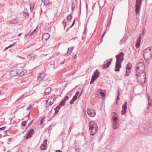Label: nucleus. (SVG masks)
I'll use <instances>...</instances> for the list:
<instances>
[{"label":"nucleus","instance_id":"nucleus-41","mask_svg":"<svg viewBox=\"0 0 152 152\" xmlns=\"http://www.w3.org/2000/svg\"><path fill=\"white\" fill-rule=\"evenodd\" d=\"M37 27L35 29H34L30 34V36H32L33 34H34V33L36 31L37 29Z\"/></svg>","mask_w":152,"mask_h":152},{"label":"nucleus","instance_id":"nucleus-47","mask_svg":"<svg viewBox=\"0 0 152 152\" xmlns=\"http://www.w3.org/2000/svg\"><path fill=\"white\" fill-rule=\"evenodd\" d=\"M75 19H74L72 25L69 27V28H71L74 26V25L75 24Z\"/></svg>","mask_w":152,"mask_h":152},{"label":"nucleus","instance_id":"nucleus-62","mask_svg":"<svg viewBox=\"0 0 152 152\" xmlns=\"http://www.w3.org/2000/svg\"><path fill=\"white\" fill-rule=\"evenodd\" d=\"M66 61V60H64L61 63V64H64L65 62Z\"/></svg>","mask_w":152,"mask_h":152},{"label":"nucleus","instance_id":"nucleus-42","mask_svg":"<svg viewBox=\"0 0 152 152\" xmlns=\"http://www.w3.org/2000/svg\"><path fill=\"white\" fill-rule=\"evenodd\" d=\"M69 99V97L68 96H65L63 100L64 102H65L66 100H67Z\"/></svg>","mask_w":152,"mask_h":152},{"label":"nucleus","instance_id":"nucleus-39","mask_svg":"<svg viewBox=\"0 0 152 152\" xmlns=\"http://www.w3.org/2000/svg\"><path fill=\"white\" fill-rule=\"evenodd\" d=\"M54 110H55V112L54 113V115H56L58 113L59 111V110L56 108L54 109Z\"/></svg>","mask_w":152,"mask_h":152},{"label":"nucleus","instance_id":"nucleus-50","mask_svg":"<svg viewBox=\"0 0 152 152\" xmlns=\"http://www.w3.org/2000/svg\"><path fill=\"white\" fill-rule=\"evenodd\" d=\"M24 95L23 94L16 101H20L22 98L23 96Z\"/></svg>","mask_w":152,"mask_h":152},{"label":"nucleus","instance_id":"nucleus-33","mask_svg":"<svg viewBox=\"0 0 152 152\" xmlns=\"http://www.w3.org/2000/svg\"><path fill=\"white\" fill-rule=\"evenodd\" d=\"M152 106V103H149V102H148V104L147 105V110H149Z\"/></svg>","mask_w":152,"mask_h":152},{"label":"nucleus","instance_id":"nucleus-20","mask_svg":"<svg viewBox=\"0 0 152 152\" xmlns=\"http://www.w3.org/2000/svg\"><path fill=\"white\" fill-rule=\"evenodd\" d=\"M51 90V88H50L48 87L45 90V94L46 95H48L50 93V92Z\"/></svg>","mask_w":152,"mask_h":152},{"label":"nucleus","instance_id":"nucleus-56","mask_svg":"<svg viewBox=\"0 0 152 152\" xmlns=\"http://www.w3.org/2000/svg\"><path fill=\"white\" fill-rule=\"evenodd\" d=\"M73 5H74V3H72V10H73L74 9V6H73Z\"/></svg>","mask_w":152,"mask_h":152},{"label":"nucleus","instance_id":"nucleus-15","mask_svg":"<svg viewBox=\"0 0 152 152\" xmlns=\"http://www.w3.org/2000/svg\"><path fill=\"white\" fill-rule=\"evenodd\" d=\"M98 92L102 97H104L105 95L106 91L104 90H102L101 89H99Z\"/></svg>","mask_w":152,"mask_h":152},{"label":"nucleus","instance_id":"nucleus-25","mask_svg":"<svg viewBox=\"0 0 152 152\" xmlns=\"http://www.w3.org/2000/svg\"><path fill=\"white\" fill-rule=\"evenodd\" d=\"M77 98V97H76L75 96H74L73 97L72 99L70 101V103L71 104H72Z\"/></svg>","mask_w":152,"mask_h":152},{"label":"nucleus","instance_id":"nucleus-29","mask_svg":"<svg viewBox=\"0 0 152 152\" xmlns=\"http://www.w3.org/2000/svg\"><path fill=\"white\" fill-rule=\"evenodd\" d=\"M50 0H44V4L46 6H48L49 4Z\"/></svg>","mask_w":152,"mask_h":152},{"label":"nucleus","instance_id":"nucleus-45","mask_svg":"<svg viewBox=\"0 0 152 152\" xmlns=\"http://www.w3.org/2000/svg\"><path fill=\"white\" fill-rule=\"evenodd\" d=\"M23 14H24L25 15H26L27 16H28L29 15V14L28 13L25 12H23Z\"/></svg>","mask_w":152,"mask_h":152},{"label":"nucleus","instance_id":"nucleus-38","mask_svg":"<svg viewBox=\"0 0 152 152\" xmlns=\"http://www.w3.org/2000/svg\"><path fill=\"white\" fill-rule=\"evenodd\" d=\"M131 72V70L129 71L128 70L126 69V73L125 75V76H128L129 75V73Z\"/></svg>","mask_w":152,"mask_h":152},{"label":"nucleus","instance_id":"nucleus-37","mask_svg":"<svg viewBox=\"0 0 152 152\" xmlns=\"http://www.w3.org/2000/svg\"><path fill=\"white\" fill-rule=\"evenodd\" d=\"M67 19L69 20H71L72 18V16L71 15H69L67 17Z\"/></svg>","mask_w":152,"mask_h":152},{"label":"nucleus","instance_id":"nucleus-49","mask_svg":"<svg viewBox=\"0 0 152 152\" xmlns=\"http://www.w3.org/2000/svg\"><path fill=\"white\" fill-rule=\"evenodd\" d=\"M61 107V105H60L59 104L58 106H57L56 108L57 109H58V110H59L60 109Z\"/></svg>","mask_w":152,"mask_h":152},{"label":"nucleus","instance_id":"nucleus-34","mask_svg":"<svg viewBox=\"0 0 152 152\" xmlns=\"http://www.w3.org/2000/svg\"><path fill=\"white\" fill-rule=\"evenodd\" d=\"M141 38L140 37V36L138 38L137 40V41L136 42L139 43L140 44L141 41Z\"/></svg>","mask_w":152,"mask_h":152},{"label":"nucleus","instance_id":"nucleus-55","mask_svg":"<svg viewBox=\"0 0 152 152\" xmlns=\"http://www.w3.org/2000/svg\"><path fill=\"white\" fill-rule=\"evenodd\" d=\"M32 107L31 106V105H30L28 107V108H27V110H30L31 108Z\"/></svg>","mask_w":152,"mask_h":152},{"label":"nucleus","instance_id":"nucleus-24","mask_svg":"<svg viewBox=\"0 0 152 152\" xmlns=\"http://www.w3.org/2000/svg\"><path fill=\"white\" fill-rule=\"evenodd\" d=\"M28 58L30 60H34L35 59V56L32 55H30L27 56Z\"/></svg>","mask_w":152,"mask_h":152},{"label":"nucleus","instance_id":"nucleus-21","mask_svg":"<svg viewBox=\"0 0 152 152\" xmlns=\"http://www.w3.org/2000/svg\"><path fill=\"white\" fill-rule=\"evenodd\" d=\"M34 6V2H32L30 4V8L31 11H32L33 9Z\"/></svg>","mask_w":152,"mask_h":152},{"label":"nucleus","instance_id":"nucleus-4","mask_svg":"<svg viewBox=\"0 0 152 152\" xmlns=\"http://www.w3.org/2000/svg\"><path fill=\"white\" fill-rule=\"evenodd\" d=\"M136 78L139 83L140 84L143 83L145 81V73H143L140 74L139 75H136Z\"/></svg>","mask_w":152,"mask_h":152},{"label":"nucleus","instance_id":"nucleus-16","mask_svg":"<svg viewBox=\"0 0 152 152\" xmlns=\"http://www.w3.org/2000/svg\"><path fill=\"white\" fill-rule=\"evenodd\" d=\"M142 66H145L144 63L143 62H140L137 64L136 66V69H138L139 67H142Z\"/></svg>","mask_w":152,"mask_h":152},{"label":"nucleus","instance_id":"nucleus-31","mask_svg":"<svg viewBox=\"0 0 152 152\" xmlns=\"http://www.w3.org/2000/svg\"><path fill=\"white\" fill-rule=\"evenodd\" d=\"M96 80V79L93 76H92L90 81V84H92Z\"/></svg>","mask_w":152,"mask_h":152},{"label":"nucleus","instance_id":"nucleus-5","mask_svg":"<svg viewBox=\"0 0 152 152\" xmlns=\"http://www.w3.org/2000/svg\"><path fill=\"white\" fill-rule=\"evenodd\" d=\"M145 67L142 66V67H139V68L136 69V75H139L140 74L142 73H145Z\"/></svg>","mask_w":152,"mask_h":152},{"label":"nucleus","instance_id":"nucleus-54","mask_svg":"<svg viewBox=\"0 0 152 152\" xmlns=\"http://www.w3.org/2000/svg\"><path fill=\"white\" fill-rule=\"evenodd\" d=\"M50 105H50V104H49L48 103V101H47L46 103V107H48Z\"/></svg>","mask_w":152,"mask_h":152},{"label":"nucleus","instance_id":"nucleus-9","mask_svg":"<svg viewBox=\"0 0 152 152\" xmlns=\"http://www.w3.org/2000/svg\"><path fill=\"white\" fill-rule=\"evenodd\" d=\"M127 102H125V104L123 105V110L121 111V114L122 115H125L126 113V110L127 109Z\"/></svg>","mask_w":152,"mask_h":152},{"label":"nucleus","instance_id":"nucleus-17","mask_svg":"<svg viewBox=\"0 0 152 152\" xmlns=\"http://www.w3.org/2000/svg\"><path fill=\"white\" fill-rule=\"evenodd\" d=\"M151 127V124H150L148 123L144 127V128L146 130H148Z\"/></svg>","mask_w":152,"mask_h":152},{"label":"nucleus","instance_id":"nucleus-58","mask_svg":"<svg viewBox=\"0 0 152 152\" xmlns=\"http://www.w3.org/2000/svg\"><path fill=\"white\" fill-rule=\"evenodd\" d=\"M71 131V130L69 129V130L68 131V134H69Z\"/></svg>","mask_w":152,"mask_h":152},{"label":"nucleus","instance_id":"nucleus-6","mask_svg":"<svg viewBox=\"0 0 152 152\" xmlns=\"http://www.w3.org/2000/svg\"><path fill=\"white\" fill-rule=\"evenodd\" d=\"M87 113L91 117H94L96 115L95 111L92 109L88 108L87 110Z\"/></svg>","mask_w":152,"mask_h":152},{"label":"nucleus","instance_id":"nucleus-43","mask_svg":"<svg viewBox=\"0 0 152 152\" xmlns=\"http://www.w3.org/2000/svg\"><path fill=\"white\" fill-rule=\"evenodd\" d=\"M148 102L152 103V99L149 96L148 98Z\"/></svg>","mask_w":152,"mask_h":152},{"label":"nucleus","instance_id":"nucleus-53","mask_svg":"<svg viewBox=\"0 0 152 152\" xmlns=\"http://www.w3.org/2000/svg\"><path fill=\"white\" fill-rule=\"evenodd\" d=\"M5 128H6L5 126H4V127H1V128H0V130L2 131V130H4Z\"/></svg>","mask_w":152,"mask_h":152},{"label":"nucleus","instance_id":"nucleus-48","mask_svg":"<svg viewBox=\"0 0 152 152\" xmlns=\"http://www.w3.org/2000/svg\"><path fill=\"white\" fill-rule=\"evenodd\" d=\"M80 92L79 91H77L76 92L75 94L74 95L76 97H77V98L78 95V94H79Z\"/></svg>","mask_w":152,"mask_h":152},{"label":"nucleus","instance_id":"nucleus-19","mask_svg":"<svg viewBox=\"0 0 152 152\" xmlns=\"http://www.w3.org/2000/svg\"><path fill=\"white\" fill-rule=\"evenodd\" d=\"M110 65V62H107L105 64H104L102 66V69H106L109 67V66Z\"/></svg>","mask_w":152,"mask_h":152},{"label":"nucleus","instance_id":"nucleus-30","mask_svg":"<svg viewBox=\"0 0 152 152\" xmlns=\"http://www.w3.org/2000/svg\"><path fill=\"white\" fill-rule=\"evenodd\" d=\"M10 22L12 24H16L17 23L18 21L16 19H15L11 20Z\"/></svg>","mask_w":152,"mask_h":152},{"label":"nucleus","instance_id":"nucleus-1","mask_svg":"<svg viewBox=\"0 0 152 152\" xmlns=\"http://www.w3.org/2000/svg\"><path fill=\"white\" fill-rule=\"evenodd\" d=\"M124 53L121 52L116 56V62L115 66V69H114L115 71L117 72L120 71V69L121 67V63L124 60Z\"/></svg>","mask_w":152,"mask_h":152},{"label":"nucleus","instance_id":"nucleus-7","mask_svg":"<svg viewBox=\"0 0 152 152\" xmlns=\"http://www.w3.org/2000/svg\"><path fill=\"white\" fill-rule=\"evenodd\" d=\"M141 6V5L140 4L135 5V12L136 15H139L140 11Z\"/></svg>","mask_w":152,"mask_h":152},{"label":"nucleus","instance_id":"nucleus-36","mask_svg":"<svg viewBox=\"0 0 152 152\" xmlns=\"http://www.w3.org/2000/svg\"><path fill=\"white\" fill-rule=\"evenodd\" d=\"M119 91H118V95H117V97L116 100V102H115V103H116V104H117V101H118V100H119Z\"/></svg>","mask_w":152,"mask_h":152},{"label":"nucleus","instance_id":"nucleus-22","mask_svg":"<svg viewBox=\"0 0 152 152\" xmlns=\"http://www.w3.org/2000/svg\"><path fill=\"white\" fill-rule=\"evenodd\" d=\"M132 66V65L131 63H128L127 64L126 66V69L127 70H128L129 71L131 70V67Z\"/></svg>","mask_w":152,"mask_h":152},{"label":"nucleus","instance_id":"nucleus-3","mask_svg":"<svg viewBox=\"0 0 152 152\" xmlns=\"http://www.w3.org/2000/svg\"><path fill=\"white\" fill-rule=\"evenodd\" d=\"M89 126L91 134L92 136L94 135L97 131L98 126L97 124L94 121H91L89 124Z\"/></svg>","mask_w":152,"mask_h":152},{"label":"nucleus","instance_id":"nucleus-27","mask_svg":"<svg viewBox=\"0 0 152 152\" xmlns=\"http://www.w3.org/2000/svg\"><path fill=\"white\" fill-rule=\"evenodd\" d=\"M73 47H71L70 48H69L68 49V51L67 52V54H70L73 49Z\"/></svg>","mask_w":152,"mask_h":152},{"label":"nucleus","instance_id":"nucleus-63","mask_svg":"<svg viewBox=\"0 0 152 152\" xmlns=\"http://www.w3.org/2000/svg\"><path fill=\"white\" fill-rule=\"evenodd\" d=\"M77 58V56L76 55H75L74 56L73 58L74 59H75Z\"/></svg>","mask_w":152,"mask_h":152},{"label":"nucleus","instance_id":"nucleus-61","mask_svg":"<svg viewBox=\"0 0 152 152\" xmlns=\"http://www.w3.org/2000/svg\"><path fill=\"white\" fill-rule=\"evenodd\" d=\"M83 90H82V91H81V92L80 93V95H79V97H80V96L81 95V94H82V92H83Z\"/></svg>","mask_w":152,"mask_h":152},{"label":"nucleus","instance_id":"nucleus-12","mask_svg":"<svg viewBox=\"0 0 152 152\" xmlns=\"http://www.w3.org/2000/svg\"><path fill=\"white\" fill-rule=\"evenodd\" d=\"M19 73L18 70L15 69L11 71L10 74L12 76L14 77L16 76Z\"/></svg>","mask_w":152,"mask_h":152},{"label":"nucleus","instance_id":"nucleus-8","mask_svg":"<svg viewBox=\"0 0 152 152\" xmlns=\"http://www.w3.org/2000/svg\"><path fill=\"white\" fill-rule=\"evenodd\" d=\"M34 130L32 129H31L27 134L26 139L27 140L31 138L32 137V135L34 133Z\"/></svg>","mask_w":152,"mask_h":152},{"label":"nucleus","instance_id":"nucleus-40","mask_svg":"<svg viewBox=\"0 0 152 152\" xmlns=\"http://www.w3.org/2000/svg\"><path fill=\"white\" fill-rule=\"evenodd\" d=\"M27 123V121H23L22 122V125L23 126H26V124Z\"/></svg>","mask_w":152,"mask_h":152},{"label":"nucleus","instance_id":"nucleus-10","mask_svg":"<svg viewBox=\"0 0 152 152\" xmlns=\"http://www.w3.org/2000/svg\"><path fill=\"white\" fill-rule=\"evenodd\" d=\"M47 140H45L44 142H43V143L42 144L40 147V148L42 150H44L46 149V145L47 144Z\"/></svg>","mask_w":152,"mask_h":152},{"label":"nucleus","instance_id":"nucleus-57","mask_svg":"<svg viewBox=\"0 0 152 152\" xmlns=\"http://www.w3.org/2000/svg\"><path fill=\"white\" fill-rule=\"evenodd\" d=\"M31 31L28 32L27 34H25V36L26 37H28V36L29 35V33Z\"/></svg>","mask_w":152,"mask_h":152},{"label":"nucleus","instance_id":"nucleus-51","mask_svg":"<svg viewBox=\"0 0 152 152\" xmlns=\"http://www.w3.org/2000/svg\"><path fill=\"white\" fill-rule=\"evenodd\" d=\"M70 126L73 127L74 126V123L73 122H72L71 123Z\"/></svg>","mask_w":152,"mask_h":152},{"label":"nucleus","instance_id":"nucleus-46","mask_svg":"<svg viewBox=\"0 0 152 152\" xmlns=\"http://www.w3.org/2000/svg\"><path fill=\"white\" fill-rule=\"evenodd\" d=\"M118 118L116 116H115L113 118V120L114 122H116V121L117 120Z\"/></svg>","mask_w":152,"mask_h":152},{"label":"nucleus","instance_id":"nucleus-23","mask_svg":"<svg viewBox=\"0 0 152 152\" xmlns=\"http://www.w3.org/2000/svg\"><path fill=\"white\" fill-rule=\"evenodd\" d=\"M26 73V72L25 71H22L20 72V74L18 75V77H21L23 76L24 75H25Z\"/></svg>","mask_w":152,"mask_h":152},{"label":"nucleus","instance_id":"nucleus-60","mask_svg":"<svg viewBox=\"0 0 152 152\" xmlns=\"http://www.w3.org/2000/svg\"><path fill=\"white\" fill-rule=\"evenodd\" d=\"M52 126V125H50L49 127V130H51V129L52 128H51V127Z\"/></svg>","mask_w":152,"mask_h":152},{"label":"nucleus","instance_id":"nucleus-2","mask_svg":"<svg viewBox=\"0 0 152 152\" xmlns=\"http://www.w3.org/2000/svg\"><path fill=\"white\" fill-rule=\"evenodd\" d=\"M143 57L145 60H152V47H150L145 49L143 51Z\"/></svg>","mask_w":152,"mask_h":152},{"label":"nucleus","instance_id":"nucleus-44","mask_svg":"<svg viewBox=\"0 0 152 152\" xmlns=\"http://www.w3.org/2000/svg\"><path fill=\"white\" fill-rule=\"evenodd\" d=\"M140 44V43H137V42H136L135 45L137 48H138L139 47Z\"/></svg>","mask_w":152,"mask_h":152},{"label":"nucleus","instance_id":"nucleus-26","mask_svg":"<svg viewBox=\"0 0 152 152\" xmlns=\"http://www.w3.org/2000/svg\"><path fill=\"white\" fill-rule=\"evenodd\" d=\"M118 124L117 122H114L113 125V128L115 130L117 129L118 128Z\"/></svg>","mask_w":152,"mask_h":152},{"label":"nucleus","instance_id":"nucleus-59","mask_svg":"<svg viewBox=\"0 0 152 152\" xmlns=\"http://www.w3.org/2000/svg\"><path fill=\"white\" fill-rule=\"evenodd\" d=\"M15 44V43H14V44H12V45H10L8 47L9 48H10L12 46L14 45V44Z\"/></svg>","mask_w":152,"mask_h":152},{"label":"nucleus","instance_id":"nucleus-18","mask_svg":"<svg viewBox=\"0 0 152 152\" xmlns=\"http://www.w3.org/2000/svg\"><path fill=\"white\" fill-rule=\"evenodd\" d=\"M55 99L54 98L51 97L47 100L48 103L50 104V105L52 104L54 102Z\"/></svg>","mask_w":152,"mask_h":152},{"label":"nucleus","instance_id":"nucleus-13","mask_svg":"<svg viewBox=\"0 0 152 152\" xmlns=\"http://www.w3.org/2000/svg\"><path fill=\"white\" fill-rule=\"evenodd\" d=\"M100 75V73L99 72L98 69H96L94 72L93 75L92 76H93L96 79L98 78Z\"/></svg>","mask_w":152,"mask_h":152},{"label":"nucleus","instance_id":"nucleus-64","mask_svg":"<svg viewBox=\"0 0 152 152\" xmlns=\"http://www.w3.org/2000/svg\"><path fill=\"white\" fill-rule=\"evenodd\" d=\"M56 152H62L61 151L59 150H57Z\"/></svg>","mask_w":152,"mask_h":152},{"label":"nucleus","instance_id":"nucleus-28","mask_svg":"<svg viewBox=\"0 0 152 152\" xmlns=\"http://www.w3.org/2000/svg\"><path fill=\"white\" fill-rule=\"evenodd\" d=\"M142 0H136L135 4L141 5Z\"/></svg>","mask_w":152,"mask_h":152},{"label":"nucleus","instance_id":"nucleus-11","mask_svg":"<svg viewBox=\"0 0 152 152\" xmlns=\"http://www.w3.org/2000/svg\"><path fill=\"white\" fill-rule=\"evenodd\" d=\"M45 76V75L44 73H41L37 77V79L39 81H40L44 79Z\"/></svg>","mask_w":152,"mask_h":152},{"label":"nucleus","instance_id":"nucleus-14","mask_svg":"<svg viewBox=\"0 0 152 152\" xmlns=\"http://www.w3.org/2000/svg\"><path fill=\"white\" fill-rule=\"evenodd\" d=\"M50 37V35L48 33H45L43 34L42 37V40H47Z\"/></svg>","mask_w":152,"mask_h":152},{"label":"nucleus","instance_id":"nucleus-52","mask_svg":"<svg viewBox=\"0 0 152 152\" xmlns=\"http://www.w3.org/2000/svg\"><path fill=\"white\" fill-rule=\"evenodd\" d=\"M106 32V31H105V32H104V33L102 35V37H101V40H102V38L103 37H104V35L105 34Z\"/></svg>","mask_w":152,"mask_h":152},{"label":"nucleus","instance_id":"nucleus-35","mask_svg":"<svg viewBox=\"0 0 152 152\" xmlns=\"http://www.w3.org/2000/svg\"><path fill=\"white\" fill-rule=\"evenodd\" d=\"M61 106H64L65 105V102H64L63 100L59 104Z\"/></svg>","mask_w":152,"mask_h":152},{"label":"nucleus","instance_id":"nucleus-32","mask_svg":"<svg viewBox=\"0 0 152 152\" xmlns=\"http://www.w3.org/2000/svg\"><path fill=\"white\" fill-rule=\"evenodd\" d=\"M62 24H63V25L64 27V28H65V27L66 26V19H64L62 22Z\"/></svg>","mask_w":152,"mask_h":152}]
</instances>
